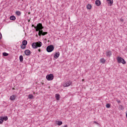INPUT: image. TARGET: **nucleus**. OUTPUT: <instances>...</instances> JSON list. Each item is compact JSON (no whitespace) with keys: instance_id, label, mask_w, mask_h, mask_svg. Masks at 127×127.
Here are the masks:
<instances>
[{"instance_id":"1","label":"nucleus","mask_w":127,"mask_h":127,"mask_svg":"<svg viewBox=\"0 0 127 127\" xmlns=\"http://www.w3.org/2000/svg\"><path fill=\"white\" fill-rule=\"evenodd\" d=\"M34 28L36 29V31H39L38 32V35L40 36L41 35H42L43 36H44V35H46L47 34V32H43L42 30L43 28V26H42V24L39 23L37 24V26H34Z\"/></svg>"},{"instance_id":"2","label":"nucleus","mask_w":127,"mask_h":127,"mask_svg":"<svg viewBox=\"0 0 127 127\" xmlns=\"http://www.w3.org/2000/svg\"><path fill=\"white\" fill-rule=\"evenodd\" d=\"M42 46V43L40 41L34 42L32 44V47L34 49H36L38 47H41Z\"/></svg>"},{"instance_id":"3","label":"nucleus","mask_w":127,"mask_h":127,"mask_svg":"<svg viewBox=\"0 0 127 127\" xmlns=\"http://www.w3.org/2000/svg\"><path fill=\"white\" fill-rule=\"evenodd\" d=\"M117 61L118 63H122V64H127V62L124 59L121 57L117 58Z\"/></svg>"},{"instance_id":"4","label":"nucleus","mask_w":127,"mask_h":127,"mask_svg":"<svg viewBox=\"0 0 127 127\" xmlns=\"http://www.w3.org/2000/svg\"><path fill=\"white\" fill-rule=\"evenodd\" d=\"M46 50L47 52H52V51L54 50V47L53 46V45L48 46L47 47Z\"/></svg>"},{"instance_id":"5","label":"nucleus","mask_w":127,"mask_h":127,"mask_svg":"<svg viewBox=\"0 0 127 127\" xmlns=\"http://www.w3.org/2000/svg\"><path fill=\"white\" fill-rule=\"evenodd\" d=\"M54 78V76L53 75V74H48L46 76V79L48 80V81H52Z\"/></svg>"},{"instance_id":"6","label":"nucleus","mask_w":127,"mask_h":127,"mask_svg":"<svg viewBox=\"0 0 127 127\" xmlns=\"http://www.w3.org/2000/svg\"><path fill=\"white\" fill-rule=\"evenodd\" d=\"M8 120V118H7V117H0V125H1V124H2V123H3V121H5V122H6V120Z\"/></svg>"},{"instance_id":"7","label":"nucleus","mask_w":127,"mask_h":127,"mask_svg":"<svg viewBox=\"0 0 127 127\" xmlns=\"http://www.w3.org/2000/svg\"><path fill=\"white\" fill-rule=\"evenodd\" d=\"M71 84H72V82L71 81H67L66 82H65L64 83V87H69V86H70Z\"/></svg>"},{"instance_id":"8","label":"nucleus","mask_w":127,"mask_h":127,"mask_svg":"<svg viewBox=\"0 0 127 127\" xmlns=\"http://www.w3.org/2000/svg\"><path fill=\"white\" fill-rule=\"evenodd\" d=\"M112 54H113L111 51H107L106 52L107 57H111V56H112Z\"/></svg>"},{"instance_id":"9","label":"nucleus","mask_w":127,"mask_h":127,"mask_svg":"<svg viewBox=\"0 0 127 127\" xmlns=\"http://www.w3.org/2000/svg\"><path fill=\"white\" fill-rule=\"evenodd\" d=\"M24 53L25 55H26L27 56H28V55H30V51L29 50H26L24 51Z\"/></svg>"},{"instance_id":"10","label":"nucleus","mask_w":127,"mask_h":127,"mask_svg":"<svg viewBox=\"0 0 127 127\" xmlns=\"http://www.w3.org/2000/svg\"><path fill=\"white\" fill-rule=\"evenodd\" d=\"M101 1H100V0H96L95 1V4L96 5H97V6H100V5H101Z\"/></svg>"},{"instance_id":"11","label":"nucleus","mask_w":127,"mask_h":127,"mask_svg":"<svg viewBox=\"0 0 127 127\" xmlns=\"http://www.w3.org/2000/svg\"><path fill=\"white\" fill-rule=\"evenodd\" d=\"M59 56H60V53L57 52L54 55V58H55V59H57Z\"/></svg>"},{"instance_id":"12","label":"nucleus","mask_w":127,"mask_h":127,"mask_svg":"<svg viewBox=\"0 0 127 127\" xmlns=\"http://www.w3.org/2000/svg\"><path fill=\"white\" fill-rule=\"evenodd\" d=\"M15 98H16V96L12 95L10 97V100H11V101H14V100H15Z\"/></svg>"},{"instance_id":"13","label":"nucleus","mask_w":127,"mask_h":127,"mask_svg":"<svg viewBox=\"0 0 127 127\" xmlns=\"http://www.w3.org/2000/svg\"><path fill=\"white\" fill-rule=\"evenodd\" d=\"M63 124V122H62V121H58L56 122V125H58V126H62Z\"/></svg>"},{"instance_id":"14","label":"nucleus","mask_w":127,"mask_h":127,"mask_svg":"<svg viewBox=\"0 0 127 127\" xmlns=\"http://www.w3.org/2000/svg\"><path fill=\"white\" fill-rule=\"evenodd\" d=\"M56 98L57 101H59L60 100V95L58 94H56Z\"/></svg>"},{"instance_id":"15","label":"nucleus","mask_w":127,"mask_h":127,"mask_svg":"<svg viewBox=\"0 0 127 127\" xmlns=\"http://www.w3.org/2000/svg\"><path fill=\"white\" fill-rule=\"evenodd\" d=\"M10 20H15V19H16V18L14 16H10Z\"/></svg>"},{"instance_id":"16","label":"nucleus","mask_w":127,"mask_h":127,"mask_svg":"<svg viewBox=\"0 0 127 127\" xmlns=\"http://www.w3.org/2000/svg\"><path fill=\"white\" fill-rule=\"evenodd\" d=\"M107 1H108V3H110V4H113V3H114V0H107Z\"/></svg>"},{"instance_id":"17","label":"nucleus","mask_w":127,"mask_h":127,"mask_svg":"<svg viewBox=\"0 0 127 127\" xmlns=\"http://www.w3.org/2000/svg\"><path fill=\"white\" fill-rule=\"evenodd\" d=\"M22 44L23 45H24V46H26V45H27V41L26 40H24L22 42Z\"/></svg>"},{"instance_id":"18","label":"nucleus","mask_w":127,"mask_h":127,"mask_svg":"<svg viewBox=\"0 0 127 127\" xmlns=\"http://www.w3.org/2000/svg\"><path fill=\"white\" fill-rule=\"evenodd\" d=\"M101 63H103V64H105L106 62V60L105 59L103 58L100 60Z\"/></svg>"},{"instance_id":"19","label":"nucleus","mask_w":127,"mask_h":127,"mask_svg":"<svg viewBox=\"0 0 127 127\" xmlns=\"http://www.w3.org/2000/svg\"><path fill=\"white\" fill-rule=\"evenodd\" d=\"M19 60H20V62H23V56H22V55L20 56Z\"/></svg>"},{"instance_id":"20","label":"nucleus","mask_w":127,"mask_h":127,"mask_svg":"<svg viewBox=\"0 0 127 127\" xmlns=\"http://www.w3.org/2000/svg\"><path fill=\"white\" fill-rule=\"evenodd\" d=\"M87 9H91V8H92V5L90 4H88L87 5Z\"/></svg>"},{"instance_id":"21","label":"nucleus","mask_w":127,"mask_h":127,"mask_svg":"<svg viewBox=\"0 0 127 127\" xmlns=\"http://www.w3.org/2000/svg\"><path fill=\"white\" fill-rule=\"evenodd\" d=\"M15 14H16V15H18L19 16L21 14V12L19 11H16Z\"/></svg>"},{"instance_id":"22","label":"nucleus","mask_w":127,"mask_h":127,"mask_svg":"<svg viewBox=\"0 0 127 127\" xmlns=\"http://www.w3.org/2000/svg\"><path fill=\"white\" fill-rule=\"evenodd\" d=\"M28 98L29 99H33V96L32 94H29L28 96Z\"/></svg>"},{"instance_id":"23","label":"nucleus","mask_w":127,"mask_h":127,"mask_svg":"<svg viewBox=\"0 0 127 127\" xmlns=\"http://www.w3.org/2000/svg\"><path fill=\"white\" fill-rule=\"evenodd\" d=\"M3 56H8V54H7L6 53H3Z\"/></svg>"},{"instance_id":"24","label":"nucleus","mask_w":127,"mask_h":127,"mask_svg":"<svg viewBox=\"0 0 127 127\" xmlns=\"http://www.w3.org/2000/svg\"><path fill=\"white\" fill-rule=\"evenodd\" d=\"M111 107V105H110V104H106V108H110Z\"/></svg>"},{"instance_id":"25","label":"nucleus","mask_w":127,"mask_h":127,"mask_svg":"<svg viewBox=\"0 0 127 127\" xmlns=\"http://www.w3.org/2000/svg\"><path fill=\"white\" fill-rule=\"evenodd\" d=\"M119 108L120 109H121V110H124V107H123V105H120Z\"/></svg>"},{"instance_id":"26","label":"nucleus","mask_w":127,"mask_h":127,"mask_svg":"<svg viewBox=\"0 0 127 127\" xmlns=\"http://www.w3.org/2000/svg\"><path fill=\"white\" fill-rule=\"evenodd\" d=\"M21 49H25V46H24L23 45H21Z\"/></svg>"},{"instance_id":"27","label":"nucleus","mask_w":127,"mask_h":127,"mask_svg":"<svg viewBox=\"0 0 127 127\" xmlns=\"http://www.w3.org/2000/svg\"><path fill=\"white\" fill-rule=\"evenodd\" d=\"M2 38V36L1 35V33H0V39H1Z\"/></svg>"},{"instance_id":"28","label":"nucleus","mask_w":127,"mask_h":127,"mask_svg":"<svg viewBox=\"0 0 127 127\" xmlns=\"http://www.w3.org/2000/svg\"><path fill=\"white\" fill-rule=\"evenodd\" d=\"M38 51H39V52H40L41 51V50L40 49H38Z\"/></svg>"},{"instance_id":"29","label":"nucleus","mask_w":127,"mask_h":127,"mask_svg":"<svg viewBox=\"0 0 127 127\" xmlns=\"http://www.w3.org/2000/svg\"><path fill=\"white\" fill-rule=\"evenodd\" d=\"M94 124H98V123H97V122H95V121H94Z\"/></svg>"},{"instance_id":"30","label":"nucleus","mask_w":127,"mask_h":127,"mask_svg":"<svg viewBox=\"0 0 127 127\" xmlns=\"http://www.w3.org/2000/svg\"><path fill=\"white\" fill-rule=\"evenodd\" d=\"M121 21H124V20H123V19H121Z\"/></svg>"},{"instance_id":"31","label":"nucleus","mask_w":127,"mask_h":127,"mask_svg":"<svg viewBox=\"0 0 127 127\" xmlns=\"http://www.w3.org/2000/svg\"><path fill=\"white\" fill-rule=\"evenodd\" d=\"M33 26H34V25H32V27H33Z\"/></svg>"},{"instance_id":"32","label":"nucleus","mask_w":127,"mask_h":127,"mask_svg":"<svg viewBox=\"0 0 127 127\" xmlns=\"http://www.w3.org/2000/svg\"><path fill=\"white\" fill-rule=\"evenodd\" d=\"M118 103H121V101H118Z\"/></svg>"}]
</instances>
